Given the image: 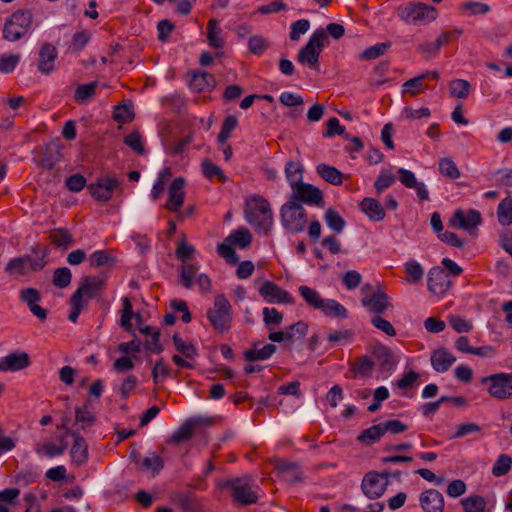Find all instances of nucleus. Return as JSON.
<instances>
[{
	"mask_svg": "<svg viewBox=\"0 0 512 512\" xmlns=\"http://www.w3.org/2000/svg\"><path fill=\"white\" fill-rule=\"evenodd\" d=\"M245 219L259 234L267 235L273 225V214L269 202L254 195L245 202Z\"/></svg>",
	"mask_w": 512,
	"mask_h": 512,
	"instance_id": "nucleus-1",
	"label": "nucleus"
},
{
	"mask_svg": "<svg viewBox=\"0 0 512 512\" xmlns=\"http://www.w3.org/2000/svg\"><path fill=\"white\" fill-rule=\"evenodd\" d=\"M33 256L25 255L12 258L5 266V272L9 275L25 276L29 272L42 270L46 264L48 249L35 246L32 248Z\"/></svg>",
	"mask_w": 512,
	"mask_h": 512,
	"instance_id": "nucleus-2",
	"label": "nucleus"
},
{
	"mask_svg": "<svg viewBox=\"0 0 512 512\" xmlns=\"http://www.w3.org/2000/svg\"><path fill=\"white\" fill-rule=\"evenodd\" d=\"M33 21L32 12L28 9L15 11L4 23L3 38L15 42L23 38L30 30Z\"/></svg>",
	"mask_w": 512,
	"mask_h": 512,
	"instance_id": "nucleus-3",
	"label": "nucleus"
},
{
	"mask_svg": "<svg viewBox=\"0 0 512 512\" xmlns=\"http://www.w3.org/2000/svg\"><path fill=\"white\" fill-rule=\"evenodd\" d=\"M280 218L284 229L293 234L304 231L308 222L303 206L289 199L280 209Z\"/></svg>",
	"mask_w": 512,
	"mask_h": 512,
	"instance_id": "nucleus-4",
	"label": "nucleus"
},
{
	"mask_svg": "<svg viewBox=\"0 0 512 512\" xmlns=\"http://www.w3.org/2000/svg\"><path fill=\"white\" fill-rule=\"evenodd\" d=\"M233 309L228 299L219 294L214 299V304L207 311V318L215 331L223 334L230 329Z\"/></svg>",
	"mask_w": 512,
	"mask_h": 512,
	"instance_id": "nucleus-5",
	"label": "nucleus"
},
{
	"mask_svg": "<svg viewBox=\"0 0 512 512\" xmlns=\"http://www.w3.org/2000/svg\"><path fill=\"white\" fill-rule=\"evenodd\" d=\"M399 17L407 22L416 25L427 24L437 18V10L423 2L407 3L397 9Z\"/></svg>",
	"mask_w": 512,
	"mask_h": 512,
	"instance_id": "nucleus-6",
	"label": "nucleus"
},
{
	"mask_svg": "<svg viewBox=\"0 0 512 512\" xmlns=\"http://www.w3.org/2000/svg\"><path fill=\"white\" fill-rule=\"evenodd\" d=\"M327 40V34L323 29L316 30L306 43L299 50L297 61L302 65H307L313 69H318L319 56Z\"/></svg>",
	"mask_w": 512,
	"mask_h": 512,
	"instance_id": "nucleus-7",
	"label": "nucleus"
},
{
	"mask_svg": "<svg viewBox=\"0 0 512 512\" xmlns=\"http://www.w3.org/2000/svg\"><path fill=\"white\" fill-rule=\"evenodd\" d=\"M389 475V472H370L366 474L361 485L363 493L371 499L381 497L389 483Z\"/></svg>",
	"mask_w": 512,
	"mask_h": 512,
	"instance_id": "nucleus-8",
	"label": "nucleus"
},
{
	"mask_svg": "<svg viewBox=\"0 0 512 512\" xmlns=\"http://www.w3.org/2000/svg\"><path fill=\"white\" fill-rule=\"evenodd\" d=\"M91 196L101 202L110 200L115 190L122 191L121 182L114 177H103L88 185Z\"/></svg>",
	"mask_w": 512,
	"mask_h": 512,
	"instance_id": "nucleus-9",
	"label": "nucleus"
},
{
	"mask_svg": "<svg viewBox=\"0 0 512 512\" xmlns=\"http://www.w3.org/2000/svg\"><path fill=\"white\" fill-rule=\"evenodd\" d=\"M292 189L293 193L289 196L291 201L316 206L323 203L322 191L312 184L302 182Z\"/></svg>",
	"mask_w": 512,
	"mask_h": 512,
	"instance_id": "nucleus-10",
	"label": "nucleus"
},
{
	"mask_svg": "<svg viewBox=\"0 0 512 512\" xmlns=\"http://www.w3.org/2000/svg\"><path fill=\"white\" fill-rule=\"evenodd\" d=\"M482 381L490 383L488 387L490 396L500 400L512 398V383L504 376V373L484 377Z\"/></svg>",
	"mask_w": 512,
	"mask_h": 512,
	"instance_id": "nucleus-11",
	"label": "nucleus"
},
{
	"mask_svg": "<svg viewBox=\"0 0 512 512\" xmlns=\"http://www.w3.org/2000/svg\"><path fill=\"white\" fill-rule=\"evenodd\" d=\"M58 51L51 43H43L38 51L37 69L43 75H50L56 70Z\"/></svg>",
	"mask_w": 512,
	"mask_h": 512,
	"instance_id": "nucleus-12",
	"label": "nucleus"
},
{
	"mask_svg": "<svg viewBox=\"0 0 512 512\" xmlns=\"http://www.w3.org/2000/svg\"><path fill=\"white\" fill-rule=\"evenodd\" d=\"M481 214L477 210H469L465 213L463 210L458 209L450 218V226L463 229L468 232L475 230L481 224Z\"/></svg>",
	"mask_w": 512,
	"mask_h": 512,
	"instance_id": "nucleus-13",
	"label": "nucleus"
},
{
	"mask_svg": "<svg viewBox=\"0 0 512 512\" xmlns=\"http://www.w3.org/2000/svg\"><path fill=\"white\" fill-rule=\"evenodd\" d=\"M226 485L232 488V498L241 505H251L257 502L258 496L250 484L243 479L228 481Z\"/></svg>",
	"mask_w": 512,
	"mask_h": 512,
	"instance_id": "nucleus-14",
	"label": "nucleus"
},
{
	"mask_svg": "<svg viewBox=\"0 0 512 512\" xmlns=\"http://www.w3.org/2000/svg\"><path fill=\"white\" fill-rule=\"evenodd\" d=\"M259 293L269 303H294V299L289 292L269 280L263 282L259 288Z\"/></svg>",
	"mask_w": 512,
	"mask_h": 512,
	"instance_id": "nucleus-15",
	"label": "nucleus"
},
{
	"mask_svg": "<svg viewBox=\"0 0 512 512\" xmlns=\"http://www.w3.org/2000/svg\"><path fill=\"white\" fill-rule=\"evenodd\" d=\"M451 286V280L446 271L441 267H433L428 273V289L431 293L441 296Z\"/></svg>",
	"mask_w": 512,
	"mask_h": 512,
	"instance_id": "nucleus-16",
	"label": "nucleus"
},
{
	"mask_svg": "<svg viewBox=\"0 0 512 512\" xmlns=\"http://www.w3.org/2000/svg\"><path fill=\"white\" fill-rule=\"evenodd\" d=\"M185 179L183 177L175 178L168 188V199L164 205V208L177 212L184 203L185 192Z\"/></svg>",
	"mask_w": 512,
	"mask_h": 512,
	"instance_id": "nucleus-17",
	"label": "nucleus"
},
{
	"mask_svg": "<svg viewBox=\"0 0 512 512\" xmlns=\"http://www.w3.org/2000/svg\"><path fill=\"white\" fill-rule=\"evenodd\" d=\"M130 457L133 459L138 469L142 471H151L152 475H158L164 467V460L156 452H148L144 458H140L138 453L134 450L131 452Z\"/></svg>",
	"mask_w": 512,
	"mask_h": 512,
	"instance_id": "nucleus-18",
	"label": "nucleus"
},
{
	"mask_svg": "<svg viewBox=\"0 0 512 512\" xmlns=\"http://www.w3.org/2000/svg\"><path fill=\"white\" fill-rule=\"evenodd\" d=\"M30 365V357L26 352H13L0 358V372H17Z\"/></svg>",
	"mask_w": 512,
	"mask_h": 512,
	"instance_id": "nucleus-19",
	"label": "nucleus"
},
{
	"mask_svg": "<svg viewBox=\"0 0 512 512\" xmlns=\"http://www.w3.org/2000/svg\"><path fill=\"white\" fill-rule=\"evenodd\" d=\"M419 503L424 512H444V497L436 489L423 491L419 495Z\"/></svg>",
	"mask_w": 512,
	"mask_h": 512,
	"instance_id": "nucleus-20",
	"label": "nucleus"
},
{
	"mask_svg": "<svg viewBox=\"0 0 512 512\" xmlns=\"http://www.w3.org/2000/svg\"><path fill=\"white\" fill-rule=\"evenodd\" d=\"M397 173L401 184L406 188L414 189L421 202L429 199V192L426 185L418 181L413 172L405 168H399Z\"/></svg>",
	"mask_w": 512,
	"mask_h": 512,
	"instance_id": "nucleus-21",
	"label": "nucleus"
},
{
	"mask_svg": "<svg viewBox=\"0 0 512 512\" xmlns=\"http://www.w3.org/2000/svg\"><path fill=\"white\" fill-rule=\"evenodd\" d=\"M105 281L96 276H86L82 278L80 286L73 293V296L83 300V297L94 298L99 291L103 289Z\"/></svg>",
	"mask_w": 512,
	"mask_h": 512,
	"instance_id": "nucleus-22",
	"label": "nucleus"
},
{
	"mask_svg": "<svg viewBox=\"0 0 512 512\" xmlns=\"http://www.w3.org/2000/svg\"><path fill=\"white\" fill-rule=\"evenodd\" d=\"M362 305L368 309L369 312L377 314V316L383 314L390 306L388 295L381 289H377L369 297L362 299Z\"/></svg>",
	"mask_w": 512,
	"mask_h": 512,
	"instance_id": "nucleus-23",
	"label": "nucleus"
},
{
	"mask_svg": "<svg viewBox=\"0 0 512 512\" xmlns=\"http://www.w3.org/2000/svg\"><path fill=\"white\" fill-rule=\"evenodd\" d=\"M66 434H71L74 443L71 447V458L77 465H82L88 460V444L85 439L76 431L66 429Z\"/></svg>",
	"mask_w": 512,
	"mask_h": 512,
	"instance_id": "nucleus-24",
	"label": "nucleus"
},
{
	"mask_svg": "<svg viewBox=\"0 0 512 512\" xmlns=\"http://www.w3.org/2000/svg\"><path fill=\"white\" fill-rule=\"evenodd\" d=\"M430 361L433 369L438 373H444L456 361V357L445 348H439L432 352Z\"/></svg>",
	"mask_w": 512,
	"mask_h": 512,
	"instance_id": "nucleus-25",
	"label": "nucleus"
},
{
	"mask_svg": "<svg viewBox=\"0 0 512 512\" xmlns=\"http://www.w3.org/2000/svg\"><path fill=\"white\" fill-rule=\"evenodd\" d=\"M216 85L214 76L206 71H194L192 77L189 80V86L191 89L202 92L210 91Z\"/></svg>",
	"mask_w": 512,
	"mask_h": 512,
	"instance_id": "nucleus-26",
	"label": "nucleus"
},
{
	"mask_svg": "<svg viewBox=\"0 0 512 512\" xmlns=\"http://www.w3.org/2000/svg\"><path fill=\"white\" fill-rule=\"evenodd\" d=\"M276 469L282 474V477L290 483H297L302 480V472L295 462L279 460L276 463Z\"/></svg>",
	"mask_w": 512,
	"mask_h": 512,
	"instance_id": "nucleus-27",
	"label": "nucleus"
},
{
	"mask_svg": "<svg viewBox=\"0 0 512 512\" xmlns=\"http://www.w3.org/2000/svg\"><path fill=\"white\" fill-rule=\"evenodd\" d=\"M360 209L373 221H381L385 218L383 206L374 198H364L360 203Z\"/></svg>",
	"mask_w": 512,
	"mask_h": 512,
	"instance_id": "nucleus-28",
	"label": "nucleus"
},
{
	"mask_svg": "<svg viewBox=\"0 0 512 512\" xmlns=\"http://www.w3.org/2000/svg\"><path fill=\"white\" fill-rule=\"evenodd\" d=\"M373 354L382 371H390L394 368L395 361L390 348L382 344L378 345L374 349Z\"/></svg>",
	"mask_w": 512,
	"mask_h": 512,
	"instance_id": "nucleus-29",
	"label": "nucleus"
},
{
	"mask_svg": "<svg viewBox=\"0 0 512 512\" xmlns=\"http://www.w3.org/2000/svg\"><path fill=\"white\" fill-rule=\"evenodd\" d=\"M316 171L322 179L332 185H341L343 182L342 172L334 166L321 163L317 165Z\"/></svg>",
	"mask_w": 512,
	"mask_h": 512,
	"instance_id": "nucleus-30",
	"label": "nucleus"
},
{
	"mask_svg": "<svg viewBox=\"0 0 512 512\" xmlns=\"http://www.w3.org/2000/svg\"><path fill=\"white\" fill-rule=\"evenodd\" d=\"M207 40L209 46L214 49H222L225 45V41L221 36V28L216 19H210L207 24Z\"/></svg>",
	"mask_w": 512,
	"mask_h": 512,
	"instance_id": "nucleus-31",
	"label": "nucleus"
},
{
	"mask_svg": "<svg viewBox=\"0 0 512 512\" xmlns=\"http://www.w3.org/2000/svg\"><path fill=\"white\" fill-rule=\"evenodd\" d=\"M383 436V427L382 424L379 423L363 430L357 437V440L365 446H370L378 442Z\"/></svg>",
	"mask_w": 512,
	"mask_h": 512,
	"instance_id": "nucleus-32",
	"label": "nucleus"
},
{
	"mask_svg": "<svg viewBox=\"0 0 512 512\" xmlns=\"http://www.w3.org/2000/svg\"><path fill=\"white\" fill-rule=\"evenodd\" d=\"M59 159L60 146L55 142H51L47 144L44 148L43 157L41 158V166L45 169L50 170L59 161Z\"/></svg>",
	"mask_w": 512,
	"mask_h": 512,
	"instance_id": "nucleus-33",
	"label": "nucleus"
},
{
	"mask_svg": "<svg viewBox=\"0 0 512 512\" xmlns=\"http://www.w3.org/2000/svg\"><path fill=\"white\" fill-rule=\"evenodd\" d=\"M285 175L292 188L303 182V168L301 163L289 161L285 166Z\"/></svg>",
	"mask_w": 512,
	"mask_h": 512,
	"instance_id": "nucleus-34",
	"label": "nucleus"
},
{
	"mask_svg": "<svg viewBox=\"0 0 512 512\" xmlns=\"http://www.w3.org/2000/svg\"><path fill=\"white\" fill-rule=\"evenodd\" d=\"M277 350L276 345L266 344L261 349H249L244 352V358L249 362L266 360L270 358Z\"/></svg>",
	"mask_w": 512,
	"mask_h": 512,
	"instance_id": "nucleus-35",
	"label": "nucleus"
},
{
	"mask_svg": "<svg viewBox=\"0 0 512 512\" xmlns=\"http://www.w3.org/2000/svg\"><path fill=\"white\" fill-rule=\"evenodd\" d=\"M319 310L326 316L335 318H346L348 314L346 308L333 299H324L322 307H320Z\"/></svg>",
	"mask_w": 512,
	"mask_h": 512,
	"instance_id": "nucleus-36",
	"label": "nucleus"
},
{
	"mask_svg": "<svg viewBox=\"0 0 512 512\" xmlns=\"http://www.w3.org/2000/svg\"><path fill=\"white\" fill-rule=\"evenodd\" d=\"M172 502L182 512H197L198 505L195 498L190 493H178L172 497Z\"/></svg>",
	"mask_w": 512,
	"mask_h": 512,
	"instance_id": "nucleus-37",
	"label": "nucleus"
},
{
	"mask_svg": "<svg viewBox=\"0 0 512 512\" xmlns=\"http://www.w3.org/2000/svg\"><path fill=\"white\" fill-rule=\"evenodd\" d=\"M298 290L302 298L310 307H313L317 310L322 307L324 298L321 297L317 290L306 285L300 286Z\"/></svg>",
	"mask_w": 512,
	"mask_h": 512,
	"instance_id": "nucleus-38",
	"label": "nucleus"
},
{
	"mask_svg": "<svg viewBox=\"0 0 512 512\" xmlns=\"http://www.w3.org/2000/svg\"><path fill=\"white\" fill-rule=\"evenodd\" d=\"M497 217L502 226L512 224V198L510 195L499 203L497 208Z\"/></svg>",
	"mask_w": 512,
	"mask_h": 512,
	"instance_id": "nucleus-39",
	"label": "nucleus"
},
{
	"mask_svg": "<svg viewBox=\"0 0 512 512\" xmlns=\"http://www.w3.org/2000/svg\"><path fill=\"white\" fill-rule=\"evenodd\" d=\"M193 421L188 419L176 430L170 437V443L180 444L188 441L192 438L194 428L192 426Z\"/></svg>",
	"mask_w": 512,
	"mask_h": 512,
	"instance_id": "nucleus-40",
	"label": "nucleus"
},
{
	"mask_svg": "<svg viewBox=\"0 0 512 512\" xmlns=\"http://www.w3.org/2000/svg\"><path fill=\"white\" fill-rule=\"evenodd\" d=\"M465 512H485L486 501L482 496L470 495L461 500Z\"/></svg>",
	"mask_w": 512,
	"mask_h": 512,
	"instance_id": "nucleus-41",
	"label": "nucleus"
},
{
	"mask_svg": "<svg viewBox=\"0 0 512 512\" xmlns=\"http://www.w3.org/2000/svg\"><path fill=\"white\" fill-rule=\"evenodd\" d=\"M98 82H90L87 84L79 85L74 93V100L78 104H84L88 102L95 95Z\"/></svg>",
	"mask_w": 512,
	"mask_h": 512,
	"instance_id": "nucleus-42",
	"label": "nucleus"
},
{
	"mask_svg": "<svg viewBox=\"0 0 512 512\" xmlns=\"http://www.w3.org/2000/svg\"><path fill=\"white\" fill-rule=\"evenodd\" d=\"M50 240L55 246L61 247L63 249H67L74 243L72 235L68 230L63 228H59L51 232Z\"/></svg>",
	"mask_w": 512,
	"mask_h": 512,
	"instance_id": "nucleus-43",
	"label": "nucleus"
},
{
	"mask_svg": "<svg viewBox=\"0 0 512 512\" xmlns=\"http://www.w3.org/2000/svg\"><path fill=\"white\" fill-rule=\"evenodd\" d=\"M89 262L91 267L100 268L113 265L115 258L106 250H98L90 255Z\"/></svg>",
	"mask_w": 512,
	"mask_h": 512,
	"instance_id": "nucleus-44",
	"label": "nucleus"
},
{
	"mask_svg": "<svg viewBox=\"0 0 512 512\" xmlns=\"http://www.w3.org/2000/svg\"><path fill=\"white\" fill-rule=\"evenodd\" d=\"M326 224L336 233H341L346 225L343 217L334 209L328 208L324 215Z\"/></svg>",
	"mask_w": 512,
	"mask_h": 512,
	"instance_id": "nucleus-45",
	"label": "nucleus"
},
{
	"mask_svg": "<svg viewBox=\"0 0 512 512\" xmlns=\"http://www.w3.org/2000/svg\"><path fill=\"white\" fill-rule=\"evenodd\" d=\"M201 167H202V172L206 178H208V179L217 178V180L220 183L226 182L227 177L225 176L222 169L218 165L211 162L210 160H208V159L203 160Z\"/></svg>",
	"mask_w": 512,
	"mask_h": 512,
	"instance_id": "nucleus-46",
	"label": "nucleus"
},
{
	"mask_svg": "<svg viewBox=\"0 0 512 512\" xmlns=\"http://www.w3.org/2000/svg\"><path fill=\"white\" fill-rule=\"evenodd\" d=\"M226 241H230L240 248H247L252 242V234L247 228H239L233 231Z\"/></svg>",
	"mask_w": 512,
	"mask_h": 512,
	"instance_id": "nucleus-47",
	"label": "nucleus"
},
{
	"mask_svg": "<svg viewBox=\"0 0 512 512\" xmlns=\"http://www.w3.org/2000/svg\"><path fill=\"white\" fill-rule=\"evenodd\" d=\"M470 84L464 79H455L449 83V92L452 97L464 99L470 91Z\"/></svg>",
	"mask_w": 512,
	"mask_h": 512,
	"instance_id": "nucleus-48",
	"label": "nucleus"
},
{
	"mask_svg": "<svg viewBox=\"0 0 512 512\" xmlns=\"http://www.w3.org/2000/svg\"><path fill=\"white\" fill-rule=\"evenodd\" d=\"M95 422V415L87 410V407H76L75 409V424H79L81 429L86 430L91 427Z\"/></svg>",
	"mask_w": 512,
	"mask_h": 512,
	"instance_id": "nucleus-49",
	"label": "nucleus"
},
{
	"mask_svg": "<svg viewBox=\"0 0 512 512\" xmlns=\"http://www.w3.org/2000/svg\"><path fill=\"white\" fill-rule=\"evenodd\" d=\"M425 79V75H418L412 79L407 80L402 85V93H409L411 96H416L417 94L423 92L427 87L423 86V80Z\"/></svg>",
	"mask_w": 512,
	"mask_h": 512,
	"instance_id": "nucleus-50",
	"label": "nucleus"
},
{
	"mask_svg": "<svg viewBox=\"0 0 512 512\" xmlns=\"http://www.w3.org/2000/svg\"><path fill=\"white\" fill-rule=\"evenodd\" d=\"M198 271V266L194 263H185L181 266L180 284L190 289L193 285V277Z\"/></svg>",
	"mask_w": 512,
	"mask_h": 512,
	"instance_id": "nucleus-51",
	"label": "nucleus"
},
{
	"mask_svg": "<svg viewBox=\"0 0 512 512\" xmlns=\"http://www.w3.org/2000/svg\"><path fill=\"white\" fill-rule=\"evenodd\" d=\"M512 467V457L507 454H501L492 467V474L495 477L506 475Z\"/></svg>",
	"mask_w": 512,
	"mask_h": 512,
	"instance_id": "nucleus-52",
	"label": "nucleus"
},
{
	"mask_svg": "<svg viewBox=\"0 0 512 512\" xmlns=\"http://www.w3.org/2000/svg\"><path fill=\"white\" fill-rule=\"evenodd\" d=\"M173 343L176 350L189 360H194L198 354L196 347L191 343L186 344L178 334L173 335Z\"/></svg>",
	"mask_w": 512,
	"mask_h": 512,
	"instance_id": "nucleus-53",
	"label": "nucleus"
},
{
	"mask_svg": "<svg viewBox=\"0 0 512 512\" xmlns=\"http://www.w3.org/2000/svg\"><path fill=\"white\" fill-rule=\"evenodd\" d=\"M307 332H308L307 323L304 321H298L286 329V331H285V334L287 335L286 340H289L291 342L296 341V340H301L302 338H304L306 336Z\"/></svg>",
	"mask_w": 512,
	"mask_h": 512,
	"instance_id": "nucleus-54",
	"label": "nucleus"
},
{
	"mask_svg": "<svg viewBox=\"0 0 512 512\" xmlns=\"http://www.w3.org/2000/svg\"><path fill=\"white\" fill-rule=\"evenodd\" d=\"M72 274L69 268L61 267L54 271L52 283L57 288L63 289L70 285Z\"/></svg>",
	"mask_w": 512,
	"mask_h": 512,
	"instance_id": "nucleus-55",
	"label": "nucleus"
},
{
	"mask_svg": "<svg viewBox=\"0 0 512 512\" xmlns=\"http://www.w3.org/2000/svg\"><path fill=\"white\" fill-rule=\"evenodd\" d=\"M125 145L130 147L135 153L139 155L145 154V148L142 143V137L139 131H133L126 135L123 139Z\"/></svg>",
	"mask_w": 512,
	"mask_h": 512,
	"instance_id": "nucleus-56",
	"label": "nucleus"
},
{
	"mask_svg": "<svg viewBox=\"0 0 512 512\" xmlns=\"http://www.w3.org/2000/svg\"><path fill=\"white\" fill-rule=\"evenodd\" d=\"M439 171L443 176L451 179H457L460 177V171L456 166L455 162L450 158H442L439 161Z\"/></svg>",
	"mask_w": 512,
	"mask_h": 512,
	"instance_id": "nucleus-57",
	"label": "nucleus"
},
{
	"mask_svg": "<svg viewBox=\"0 0 512 512\" xmlns=\"http://www.w3.org/2000/svg\"><path fill=\"white\" fill-rule=\"evenodd\" d=\"M390 47L389 43H377L376 45L366 48L360 55L362 60H373L386 53Z\"/></svg>",
	"mask_w": 512,
	"mask_h": 512,
	"instance_id": "nucleus-58",
	"label": "nucleus"
},
{
	"mask_svg": "<svg viewBox=\"0 0 512 512\" xmlns=\"http://www.w3.org/2000/svg\"><path fill=\"white\" fill-rule=\"evenodd\" d=\"M374 368L373 360L368 356H361L356 360L353 370L357 371L362 377H369Z\"/></svg>",
	"mask_w": 512,
	"mask_h": 512,
	"instance_id": "nucleus-59",
	"label": "nucleus"
},
{
	"mask_svg": "<svg viewBox=\"0 0 512 512\" xmlns=\"http://www.w3.org/2000/svg\"><path fill=\"white\" fill-rule=\"evenodd\" d=\"M263 320L265 324L272 329L271 326H279L282 323L283 315L275 308H263Z\"/></svg>",
	"mask_w": 512,
	"mask_h": 512,
	"instance_id": "nucleus-60",
	"label": "nucleus"
},
{
	"mask_svg": "<svg viewBox=\"0 0 512 512\" xmlns=\"http://www.w3.org/2000/svg\"><path fill=\"white\" fill-rule=\"evenodd\" d=\"M134 113L131 107L127 105H118L115 107L113 119L119 123L126 124L133 120Z\"/></svg>",
	"mask_w": 512,
	"mask_h": 512,
	"instance_id": "nucleus-61",
	"label": "nucleus"
},
{
	"mask_svg": "<svg viewBox=\"0 0 512 512\" xmlns=\"http://www.w3.org/2000/svg\"><path fill=\"white\" fill-rule=\"evenodd\" d=\"M462 11H468L471 15L487 14L490 11V6L486 3L469 1L460 5Z\"/></svg>",
	"mask_w": 512,
	"mask_h": 512,
	"instance_id": "nucleus-62",
	"label": "nucleus"
},
{
	"mask_svg": "<svg viewBox=\"0 0 512 512\" xmlns=\"http://www.w3.org/2000/svg\"><path fill=\"white\" fill-rule=\"evenodd\" d=\"M90 40V33L87 31H80L73 35V39L68 49L70 52L75 53L82 50Z\"/></svg>",
	"mask_w": 512,
	"mask_h": 512,
	"instance_id": "nucleus-63",
	"label": "nucleus"
},
{
	"mask_svg": "<svg viewBox=\"0 0 512 512\" xmlns=\"http://www.w3.org/2000/svg\"><path fill=\"white\" fill-rule=\"evenodd\" d=\"M20 61L19 54H3L0 56V72H12Z\"/></svg>",
	"mask_w": 512,
	"mask_h": 512,
	"instance_id": "nucleus-64",
	"label": "nucleus"
}]
</instances>
